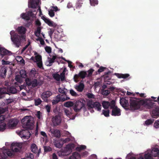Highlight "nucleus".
I'll list each match as a JSON object with an SVG mask.
<instances>
[{
	"instance_id": "nucleus-1",
	"label": "nucleus",
	"mask_w": 159,
	"mask_h": 159,
	"mask_svg": "<svg viewBox=\"0 0 159 159\" xmlns=\"http://www.w3.org/2000/svg\"><path fill=\"white\" fill-rule=\"evenodd\" d=\"M18 34L15 33L14 30H12L10 32L11 39L13 44L16 47L18 48L21 44V41H25L26 36L25 34L26 29L23 26L18 27L17 29Z\"/></svg>"
},
{
	"instance_id": "nucleus-2",
	"label": "nucleus",
	"mask_w": 159,
	"mask_h": 159,
	"mask_svg": "<svg viewBox=\"0 0 159 159\" xmlns=\"http://www.w3.org/2000/svg\"><path fill=\"white\" fill-rule=\"evenodd\" d=\"M144 102L142 99L136 98H130L129 100V110L134 111L139 109L141 106L143 105Z\"/></svg>"
},
{
	"instance_id": "nucleus-3",
	"label": "nucleus",
	"mask_w": 159,
	"mask_h": 159,
	"mask_svg": "<svg viewBox=\"0 0 159 159\" xmlns=\"http://www.w3.org/2000/svg\"><path fill=\"white\" fill-rule=\"evenodd\" d=\"M21 122L23 123V127L26 129H31L33 127V121L29 116L24 117L22 120Z\"/></svg>"
},
{
	"instance_id": "nucleus-4",
	"label": "nucleus",
	"mask_w": 159,
	"mask_h": 159,
	"mask_svg": "<svg viewBox=\"0 0 159 159\" xmlns=\"http://www.w3.org/2000/svg\"><path fill=\"white\" fill-rule=\"evenodd\" d=\"M17 92V90L14 87H10L9 89H6V88H0V99L4 97V94L10 93L15 94Z\"/></svg>"
},
{
	"instance_id": "nucleus-5",
	"label": "nucleus",
	"mask_w": 159,
	"mask_h": 159,
	"mask_svg": "<svg viewBox=\"0 0 159 159\" xmlns=\"http://www.w3.org/2000/svg\"><path fill=\"white\" fill-rule=\"evenodd\" d=\"M87 105L89 109L94 108L98 111H100L101 109V105L100 103L98 102H93L92 100L88 101Z\"/></svg>"
},
{
	"instance_id": "nucleus-6",
	"label": "nucleus",
	"mask_w": 159,
	"mask_h": 159,
	"mask_svg": "<svg viewBox=\"0 0 159 159\" xmlns=\"http://www.w3.org/2000/svg\"><path fill=\"white\" fill-rule=\"evenodd\" d=\"M25 82L27 85L28 86H31L33 88L36 87L38 85L40 86L42 84L36 79H34L31 80L28 78L25 79Z\"/></svg>"
},
{
	"instance_id": "nucleus-7",
	"label": "nucleus",
	"mask_w": 159,
	"mask_h": 159,
	"mask_svg": "<svg viewBox=\"0 0 159 159\" xmlns=\"http://www.w3.org/2000/svg\"><path fill=\"white\" fill-rule=\"evenodd\" d=\"M85 104L80 101H76L74 104L73 109L75 112H79L82 108L85 109Z\"/></svg>"
},
{
	"instance_id": "nucleus-8",
	"label": "nucleus",
	"mask_w": 159,
	"mask_h": 159,
	"mask_svg": "<svg viewBox=\"0 0 159 159\" xmlns=\"http://www.w3.org/2000/svg\"><path fill=\"white\" fill-rule=\"evenodd\" d=\"M22 148V144L21 143H12L11 146L12 151H11L14 155L13 152H17L20 151V149Z\"/></svg>"
},
{
	"instance_id": "nucleus-9",
	"label": "nucleus",
	"mask_w": 159,
	"mask_h": 159,
	"mask_svg": "<svg viewBox=\"0 0 159 159\" xmlns=\"http://www.w3.org/2000/svg\"><path fill=\"white\" fill-rule=\"evenodd\" d=\"M87 72L84 71H81L79 73L77 74H75L74 76V79L75 82H78L79 81L78 78L79 77L82 79H84L87 75Z\"/></svg>"
},
{
	"instance_id": "nucleus-10",
	"label": "nucleus",
	"mask_w": 159,
	"mask_h": 159,
	"mask_svg": "<svg viewBox=\"0 0 159 159\" xmlns=\"http://www.w3.org/2000/svg\"><path fill=\"white\" fill-rule=\"evenodd\" d=\"M115 104V101L114 100H112L110 102L108 101H103L102 103L103 107L105 109H107L110 107L111 109L114 106Z\"/></svg>"
},
{
	"instance_id": "nucleus-11",
	"label": "nucleus",
	"mask_w": 159,
	"mask_h": 159,
	"mask_svg": "<svg viewBox=\"0 0 159 159\" xmlns=\"http://www.w3.org/2000/svg\"><path fill=\"white\" fill-rule=\"evenodd\" d=\"M120 103L123 107L125 109H129V107L128 98H120Z\"/></svg>"
},
{
	"instance_id": "nucleus-12",
	"label": "nucleus",
	"mask_w": 159,
	"mask_h": 159,
	"mask_svg": "<svg viewBox=\"0 0 159 159\" xmlns=\"http://www.w3.org/2000/svg\"><path fill=\"white\" fill-rule=\"evenodd\" d=\"M13 153L9 149H6L3 153L0 155V159H6L7 156L11 157L13 156Z\"/></svg>"
},
{
	"instance_id": "nucleus-13",
	"label": "nucleus",
	"mask_w": 159,
	"mask_h": 159,
	"mask_svg": "<svg viewBox=\"0 0 159 159\" xmlns=\"http://www.w3.org/2000/svg\"><path fill=\"white\" fill-rule=\"evenodd\" d=\"M142 100L144 102V103L142 106H143L146 108L149 109L153 108L154 106H155V103L151 101H148L147 99H142Z\"/></svg>"
},
{
	"instance_id": "nucleus-14",
	"label": "nucleus",
	"mask_w": 159,
	"mask_h": 159,
	"mask_svg": "<svg viewBox=\"0 0 159 159\" xmlns=\"http://www.w3.org/2000/svg\"><path fill=\"white\" fill-rule=\"evenodd\" d=\"M116 103L114 104V106L111 109H112L111 113V115L114 116H119L120 115L121 112L120 110L118 107L116 106Z\"/></svg>"
},
{
	"instance_id": "nucleus-15",
	"label": "nucleus",
	"mask_w": 159,
	"mask_h": 159,
	"mask_svg": "<svg viewBox=\"0 0 159 159\" xmlns=\"http://www.w3.org/2000/svg\"><path fill=\"white\" fill-rule=\"evenodd\" d=\"M52 93L50 91H47L43 93L41 98L45 102H48V98L52 95Z\"/></svg>"
},
{
	"instance_id": "nucleus-16",
	"label": "nucleus",
	"mask_w": 159,
	"mask_h": 159,
	"mask_svg": "<svg viewBox=\"0 0 159 159\" xmlns=\"http://www.w3.org/2000/svg\"><path fill=\"white\" fill-rule=\"evenodd\" d=\"M39 0H31L30 2H28L29 7L35 8L39 4Z\"/></svg>"
},
{
	"instance_id": "nucleus-17",
	"label": "nucleus",
	"mask_w": 159,
	"mask_h": 159,
	"mask_svg": "<svg viewBox=\"0 0 159 159\" xmlns=\"http://www.w3.org/2000/svg\"><path fill=\"white\" fill-rule=\"evenodd\" d=\"M8 68L7 67L3 66L0 70V77L2 78H5Z\"/></svg>"
},
{
	"instance_id": "nucleus-18",
	"label": "nucleus",
	"mask_w": 159,
	"mask_h": 159,
	"mask_svg": "<svg viewBox=\"0 0 159 159\" xmlns=\"http://www.w3.org/2000/svg\"><path fill=\"white\" fill-rule=\"evenodd\" d=\"M61 121V117L59 115H56L52 118L53 123L55 126L59 125Z\"/></svg>"
},
{
	"instance_id": "nucleus-19",
	"label": "nucleus",
	"mask_w": 159,
	"mask_h": 159,
	"mask_svg": "<svg viewBox=\"0 0 159 159\" xmlns=\"http://www.w3.org/2000/svg\"><path fill=\"white\" fill-rule=\"evenodd\" d=\"M68 146L64 149L61 151V154L62 155L66 156L69 155L71 152V149L70 148H68Z\"/></svg>"
},
{
	"instance_id": "nucleus-20",
	"label": "nucleus",
	"mask_w": 159,
	"mask_h": 159,
	"mask_svg": "<svg viewBox=\"0 0 159 159\" xmlns=\"http://www.w3.org/2000/svg\"><path fill=\"white\" fill-rule=\"evenodd\" d=\"M84 87V84L81 82H80L78 85H75V88L80 92L83 91Z\"/></svg>"
},
{
	"instance_id": "nucleus-21",
	"label": "nucleus",
	"mask_w": 159,
	"mask_h": 159,
	"mask_svg": "<svg viewBox=\"0 0 159 159\" xmlns=\"http://www.w3.org/2000/svg\"><path fill=\"white\" fill-rule=\"evenodd\" d=\"M18 122L16 120L14 119H12L9 121L8 126L9 128H11L16 126Z\"/></svg>"
},
{
	"instance_id": "nucleus-22",
	"label": "nucleus",
	"mask_w": 159,
	"mask_h": 159,
	"mask_svg": "<svg viewBox=\"0 0 159 159\" xmlns=\"http://www.w3.org/2000/svg\"><path fill=\"white\" fill-rule=\"evenodd\" d=\"M152 115L153 117H155V116H159V107H155L152 110Z\"/></svg>"
},
{
	"instance_id": "nucleus-23",
	"label": "nucleus",
	"mask_w": 159,
	"mask_h": 159,
	"mask_svg": "<svg viewBox=\"0 0 159 159\" xmlns=\"http://www.w3.org/2000/svg\"><path fill=\"white\" fill-rule=\"evenodd\" d=\"M151 152L153 157H159V150L158 148H155L151 151Z\"/></svg>"
},
{
	"instance_id": "nucleus-24",
	"label": "nucleus",
	"mask_w": 159,
	"mask_h": 159,
	"mask_svg": "<svg viewBox=\"0 0 159 159\" xmlns=\"http://www.w3.org/2000/svg\"><path fill=\"white\" fill-rule=\"evenodd\" d=\"M152 155L151 151L149 150L145 152L144 157L145 159H152L153 157Z\"/></svg>"
},
{
	"instance_id": "nucleus-25",
	"label": "nucleus",
	"mask_w": 159,
	"mask_h": 159,
	"mask_svg": "<svg viewBox=\"0 0 159 159\" xmlns=\"http://www.w3.org/2000/svg\"><path fill=\"white\" fill-rule=\"evenodd\" d=\"M115 75L118 78H122L123 79H126L128 78L129 76V74H122L115 73Z\"/></svg>"
},
{
	"instance_id": "nucleus-26",
	"label": "nucleus",
	"mask_w": 159,
	"mask_h": 159,
	"mask_svg": "<svg viewBox=\"0 0 159 159\" xmlns=\"http://www.w3.org/2000/svg\"><path fill=\"white\" fill-rule=\"evenodd\" d=\"M80 158V155L77 152L73 153L72 155L70 157L69 159H78Z\"/></svg>"
},
{
	"instance_id": "nucleus-27",
	"label": "nucleus",
	"mask_w": 159,
	"mask_h": 159,
	"mask_svg": "<svg viewBox=\"0 0 159 159\" xmlns=\"http://www.w3.org/2000/svg\"><path fill=\"white\" fill-rule=\"evenodd\" d=\"M51 132L54 137L59 138L61 136L60 132L59 130L55 129L51 130Z\"/></svg>"
},
{
	"instance_id": "nucleus-28",
	"label": "nucleus",
	"mask_w": 159,
	"mask_h": 159,
	"mask_svg": "<svg viewBox=\"0 0 159 159\" xmlns=\"http://www.w3.org/2000/svg\"><path fill=\"white\" fill-rule=\"evenodd\" d=\"M60 95H58L52 101L53 105H55L61 101Z\"/></svg>"
},
{
	"instance_id": "nucleus-29",
	"label": "nucleus",
	"mask_w": 159,
	"mask_h": 159,
	"mask_svg": "<svg viewBox=\"0 0 159 159\" xmlns=\"http://www.w3.org/2000/svg\"><path fill=\"white\" fill-rule=\"evenodd\" d=\"M64 111L65 114L69 117H70L72 114V110L70 108H68L67 109H64Z\"/></svg>"
},
{
	"instance_id": "nucleus-30",
	"label": "nucleus",
	"mask_w": 159,
	"mask_h": 159,
	"mask_svg": "<svg viewBox=\"0 0 159 159\" xmlns=\"http://www.w3.org/2000/svg\"><path fill=\"white\" fill-rule=\"evenodd\" d=\"M59 94L60 95L61 101L63 102L65 101L68 100L70 99V98L68 97L66 95V94Z\"/></svg>"
},
{
	"instance_id": "nucleus-31",
	"label": "nucleus",
	"mask_w": 159,
	"mask_h": 159,
	"mask_svg": "<svg viewBox=\"0 0 159 159\" xmlns=\"http://www.w3.org/2000/svg\"><path fill=\"white\" fill-rule=\"evenodd\" d=\"M57 57L56 56H53L52 58L48 57V59L49 66L52 65V63L54 62V61Z\"/></svg>"
},
{
	"instance_id": "nucleus-32",
	"label": "nucleus",
	"mask_w": 159,
	"mask_h": 159,
	"mask_svg": "<svg viewBox=\"0 0 159 159\" xmlns=\"http://www.w3.org/2000/svg\"><path fill=\"white\" fill-rule=\"evenodd\" d=\"M111 73L110 71H108L107 72H105L104 75V80L105 81L110 80L111 78V76L109 75V74Z\"/></svg>"
},
{
	"instance_id": "nucleus-33",
	"label": "nucleus",
	"mask_w": 159,
	"mask_h": 159,
	"mask_svg": "<svg viewBox=\"0 0 159 159\" xmlns=\"http://www.w3.org/2000/svg\"><path fill=\"white\" fill-rule=\"evenodd\" d=\"M31 150L34 153H36L38 150L37 147L34 143H33L31 146Z\"/></svg>"
},
{
	"instance_id": "nucleus-34",
	"label": "nucleus",
	"mask_w": 159,
	"mask_h": 159,
	"mask_svg": "<svg viewBox=\"0 0 159 159\" xmlns=\"http://www.w3.org/2000/svg\"><path fill=\"white\" fill-rule=\"evenodd\" d=\"M45 23L50 26L56 27L57 25L53 21H51L49 19H48Z\"/></svg>"
},
{
	"instance_id": "nucleus-35",
	"label": "nucleus",
	"mask_w": 159,
	"mask_h": 159,
	"mask_svg": "<svg viewBox=\"0 0 159 159\" xmlns=\"http://www.w3.org/2000/svg\"><path fill=\"white\" fill-rule=\"evenodd\" d=\"M74 103L72 102L68 101L64 104L65 107L70 108V107L73 106Z\"/></svg>"
},
{
	"instance_id": "nucleus-36",
	"label": "nucleus",
	"mask_w": 159,
	"mask_h": 159,
	"mask_svg": "<svg viewBox=\"0 0 159 159\" xmlns=\"http://www.w3.org/2000/svg\"><path fill=\"white\" fill-rule=\"evenodd\" d=\"M20 74L21 77L22 78H25L27 77L26 73L25 70H21L20 72Z\"/></svg>"
},
{
	"instance_id": "nucleus-37",
	"label": "nucleus",
	"mask_w": 159,
	"mask_h": 159,
	"mask_svg": "<svg viewBox=\"0 0 159 159\" xmlns=\"http://www.w3.org/2000/svg\"><path fill=\"white\" fill-rule=\"evenodd\" d=\"M58 91L62 94H66V93L68 92V90L65 88H60L58 89Z\"/></svg>"
},
{
	"instance_id": "nucleus-38",
	"label": "nucleus",
	"mask_w": 159,
	"mask_h": 159,
	"mask_svg": "<svg viewBox=\"0 0 159 159\" xmlns=\"http://www.w3.org/2000/svg\"><path fill=\"white\" fill-rule=\"evenodd\" d=\"M101 91L102 94L104 96H107L110 93V90L108 89L107 90H101Z\"/></svg>"
},
{
	"instance_id": "nucleus-39",
	"label": "nucleus",
	"mask_w": 159,
	"mask_h": 159,
	"mask_svg": "<svg viewBox=\"0 0 159 159\" xmlns=\"http://www.w3.org/2000/svg\"><path fill=\"white\" fill-rule=\"evenodd\" d=\"M21 17L22 18L26 20H29L30 19V18L27 14L25 13H23L21 14Z\"/></svg>"
},
{
	"instance_id": "nucleus-40",
	"label": "nucleus",
	"mask_w": 159,
	"mask_h": 159,
	"mask_svg": "<svg viewBox=\"0 0 159 159\" xmlns=\"http://www.w3.org/2000/svg\"><path fill=\"white\" fill-rule=\"evenodd\" d=\"M36 74V71L35 68H33L30 72V75L32 77L35 76Z\"/></svg>"
},
{
	"instance_id": "nucleus-41",
	"label": "nucleus",
	"mask_w": 159,
	"mask_h": 159,
	"mask_svg": "<svg viewBox=\"0 0 159 159\" xmlns=\"http://www.w3.org/2000/svg\"><path fill=\"white\" fill-rule=\"evenodd\" d=\"M86 148V146L84 145H81L79 147L76 148V150L78 152H80L81 150H84Z\"/></svg>"
},
{
	"instance_id": "nucleus-42",
	"label": "nucleus",
	"mask_w": 159,
	"mask_h": 159,
	"mask_svg": "<svg viewBox=\"0 0 159 159\" xmlns=\"http://www.w3.org/2000/svg\"><path fill=\"white\" fill-rule=\"evenodd\" d=\"M52 76L53 78L57 81H59L60 80V75L57 73L53 74Z\"/></svg>"
},
{
	"instance_id": "nucleus-43",
	"label": "nucleus",
	"mask_w": 159,
	"mask_h": 159,
	"mask_svg": "<svg viewBox=\"0 0 159 159\" xmlns=\"http://www.w3.org/2000/svg\"><path fill=\"white\" fill-rule=\"evenodd\" d=\"M102 114H103L106 117H108L109 116V111L105 110H102Z\"/></svg>"
},
{
	"instance_id": "nucleus-44",
	"label": "nucleus",
	"mask_w": 159,
	"mask_h": 159,
	"mask_svg": "<svg viewBox=\"0 0 159 159\" xmlns=\"http://www.w3.org/2000/svg\"><path fill=\"white\" fill-rule=\"evenodd\" d=\"M33 12H35V11H29L27 12V15L28 16L30 17H32V18H34V17L35 16V15L34 14V13H33Z\"/></svg>"
},
{
	"instance_id": "nucleus-45",
	"label": "nucleus",
	"mask_w": 159,
	"mask_h": 159,
	"mask_svg": "<svg viewBox=\"0 0 159 159\" xmlns=\"http://www.w3.org/2000/svg\"><path fill=\"white\" fill-rule=\"evenodd\" d=\"M154 120H152L151 119H148L145 121V124L147 125H149L152 124Z\"/></svg>"
},
{
	"instance_id": "nucleus-46",
	"label": "nucleus",
	"mask_w": 159,
	"mask_h": 159,
	"mask_svg": "<svg viewBox=\"0 0 159 159\" xmlns=\"http://www.w3.org/2000/svg\"><path fill=\"white\" fill-rule=\"evenodd\" d=\"M70 93L73 96L77 97L78 95L76 92L72 89L70 90Z\"/></svg>"
},
{
	"instance_id": "nucleus-47",
	"label": "nucleus",
	"mask_w": 159,
	"mask_h": 159,
	"mask_svg": "<svg viewBox=\"0 0 159 159\" xmlns=\"http://www.w3.org/2000/svg\"><path fill=\"white\" fill-rule=\"evenodd\" d=\"M64 72H62L60 75V79L61 81H64L65 79V74L64 73Z\"/></svg>"
},
{
	"instance_id": "nucleus-48",
	"label": "nucleus",
	"mask_w": 159,
	"mask_h": 159,
	"mask_svg": "<svg viewBox=\"0 0 159 159\" xmlns=\"http://www.w3.org/2000/svg\"><path fill=\"white\" fill-rule=\"evenodd\" d=\"M91 5L95 6V5H97L98 4V0H89Z\"/></svg>"
},
{
	"instance_id": "nucleus-49",
	"label": "nucleus",
	"mask_w": 159,
	"mask_h": 159,
	"mask_svg": "<svg viewBox=\"0 0 159 159\" xmlns=\"http://www.w3.org/2000/svg\"><path fill=\"white\" fill-rule=\"evenodd\" d=\"M42 101L40 98H38L36 100H35V104L36 106H38L41 103Z\"/></svg>"
},
{
	"instance_id": "nucleus-50",
	"label": "nucleus",
	"mask_w": 159,
	"mask_h": 159,
	"mask_svg": "<svg viewBox=\"0 0 159 159\" xmlns=\"http://www.w3.org/2000/svg\"><path fill=\"white\" fill-rule=\"evenodd\" d=\"M46 51L48 53H50L52 51V48L50 47L47 46L45 48Z\"/></svg>"
},
{
	"instance_id": "nucleus-51",
	"label": "nucleus",
	"mask_w": 159,
	"mask_h": 159,
	"mask_svg": "<svg viewBox=\"0 0 159 159\" xmlns=\"http://www.w3.org/2000/svg\"><path fill=\"white\" fill-rule=\"evenodd\" d=\"M44 152H48L52 151V148L49 146H44Z\"/></svg>"
},
{
	"instance_id": "nucleus-52",
	"label": "nucleus",
	"mask_w": 159,
	"mask_h": 159,
	"mask_svg": "<svg viewBox=\"0 0 159 159\" xmlns=\"http://www.w3.org/2000/svg\"><path fill=\"white\" fill-rule=\"evenodd\" d=\"M45 108L46 109L48 113L50 112L51 109V106L49 105H47L45 106Z\"/></svg>"
},
{
	"instance_id": "nucleus-53",
	"label": "nucleus",
	"mask_w": 159,
	"mask_h": 159,
	"mask_svg": "<svg viewBox=\"0 0 159 159\" xmlns=\"http://www.w3.org/2000/svg\"><path fill=\"white\" fill-rule=\"evenodd\" d=\"M7 110V108L0 107V115L4 113Z\"/></svg>"
},
{
	"instance_id": "nucleus-54",
	"label": "nucleus",
	"mask_w": 159,
	"mask_h": 159,
	"mask_svg": "<svg viewBox=\"0 0 159 159\" xmlns=\"http://www.w3.org/2000/svg\"><path fill=\"white\" fill-rule=\"evenodd\" d=\"M6 124H3L2 125H0V131H4L6 128Z\"/></svg>"
},
{
	"instance_id": "nucleus-55",
	"label": "nucleus",
	"mask_w": 159,
	"mask_h": 159,
	"mask_svg": "<svg viewBox=\"0 0 159 159\" xmlns=\"http://www.w3.org/2000/svg\"><path fill=\"white\" fill-rule=\"evenodd\" d=\"M94 71V70H93V69H89L87 71V72L88 73V75H87V76L88 77L92 75L93 72Z\"/></svg>"
},
{
	"instance_id": "nucleus-56",
	"label": "nucleus",
	"mask_w": 159,
	"mask_h": 159,
	"mask_svg": "<svg viewBox=\"0 0 159 159\" xmlns=\"http://www.w3.org/2000/svg\"><path fill=\"white\" fill-rule=\"evenodd\" d=\"M48 14L49 16L51 17H53L55 15L52 9L48 11Z\"/></svg>"
},
{
	"instance_id": "nucleus-57",
	"label": "nucleus",
	"mask_w": 159,
	"mask_h": 159,
	"mask_svg": "<svg viewBox=\"0 0 159 159\" xmlns=\"http://www.w3.org/2000/svg\"><path fill=\"white\" fill-rule=\"evenodd\" d=\"M30 41H28V43L25 46V47H23V48L22 49L21 51V53H23L25 49L28 47L30 44Z\"/></svg>"
},
{
	"instance_id": "nucleus-58",
	"label": "nucleus",
	"mask_w": 159,
	"mask_h": 159,
	"mask_svg": "<svg viewBox=\"0 0 159 159\" xmlns=\"http://www.w3.org/2000/svg\"><path fill=\"white\" fill-rule=\"evenodd\" d=\"M106 69V67L101 66L98 70L97 72L99 73H100V72L103 71L104 70Z\"/></svg>"
},
{
	"instance_id": "nucleus-59",
	"label": "nucleus",
	"mask_w": 159,
	"mask_h": 159,
	"mask_svg": "<svg viewBox=\"0 0 159 159\" xmlns=\"http://www.w3.org/2000/svg\"><path fill=\"white\" fill-rule=\"evenodd\" d=\"M6 116L5 115H2L0 116V123H2L5 119Z\"/></svg>"
},
{
	"instance_id": "nucleus-60",
	"label": "nucleus",
	"mask_w": 159,
	"mask_h": 159,
	"mask_svg": "<svg viewBox=\"0 0 159 159\" xmlns=\"http://www.w3.org/2000/svg\"><path fill=\"white\" fill-rule=\"evenodd\" d=\"M35 23L36 25L38 27H41V24L39 19H37L35 21Z\"/></svg>"
},
{
	"instance_id": "nucleus-61",
	"label": "nucleus",
	"mask_w": 159,
	"mask_h": 159,
	"mask_svg": "<svg viewBox=\"0 0 159 159\" xmlns=\"http://www.w3.org/2000/svg\"><path fill=\"white\" fill-rule=\"evenodd\" d=\"M86 95L89 98H95L94 95L92 93H88Z\"/></svg>"
},
{
	"instance_id": "nucleus-62",
	"label": "nucleus",
	"mask_w": 159,
	"mask_h": 159,
	"mask_svg": "<svg viewBox=\"0 0 159 159\" xmlns=\"http://www.w3.org/2000/svg\"><path fill=\"white\" fill-rule=\"evenodd\" d=\"M15 80L17 82H20L21 80V76H20L19 75H16L15 77Z\"/></svg>"
},
{
	"instance_id": "nucleus-63",
	"label": "nucleus",
	"mask_w": 159,
	"mask_h": 159,
	"mask_svg": "<svg viewBox=\"0 0 159 159\" xmlns=\"http://www.w3.org/2000/svg\"><path fill=\"white\" fill-rule=\"evenodd\" d=\"M35 59L37 61L39 62L41 60V56L39 55H38L35 57Z\"/></svg>"
},
{
	"instance_id": "nucleus-64",
	"label": "nucleus",
	"mask_w": 159,
	"mask_h": 159,
	"mask_svg": "<svg viewBox=\"0 0 159 159\" xmlns=\"http://www.w3.org/2000/svg\"><path fill=\"white\" fill-rule=\"evenodd\" d=\"M154 126L156 128H159V121H156L154 123Z\"/></svg>"
}]
</instances>
